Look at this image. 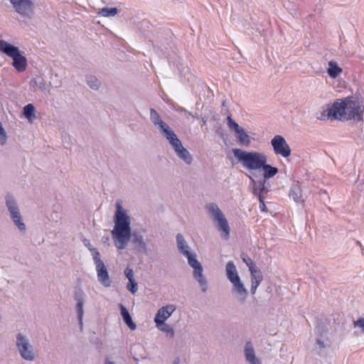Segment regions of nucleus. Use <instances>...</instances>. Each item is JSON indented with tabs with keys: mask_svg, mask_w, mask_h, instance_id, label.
Segmentation results:
<instances>
[{
	"mask_svg": "<svg viewBox=\"0 0 364 364\" xmlns=\"http://www.w3.org/2000/svg\"><path fill=\"white\" fill-rule=\"evenodd\" d=\"M114 223V227L112 230V236L114 245L118 250H123L131 238V221L126 210L119 203L117 204Z\"/></svg>",
	"mask_w": 364,
	"mask_h": 364,
	"instance_id": "1",
	"label": "nucleus"
},
{
	"mask_svg": "<svg viewBox=\"0 0 364 364\" xmlns=\"http://www.w3.org/2000/svg\"><path fill=\"white\" fill-rule=\"evenodd\" d=\"M234 156L242 163L244 167L250 170L262 168L267 163L264 154L257 151L247 152L240 149H233Z\"/></svg>",
	"mask_w": 364,
	"mask_h": 364,
	"instance_id": "2",
	"label": "nucleus"
},
{
	"mask_svg": "<svg viewBox=\"0 0 364 364\" xmlns=\"http://www.w3.org/2000/svg\"><path fill=\"white\" fill-rule=\"evenodd\" d=\"M177 245L180 252L187 257L188 264L194 269V277L200 284L203 291L206 289V282L203 276V269L200 264L194 258L192 254L188 251V246L186 244L182 235L178 234L176 236Z\"/></svg>",
	"mask_w": 364,
	"mask_h": 364,
	"instance_id": "3",
	"label": "nucleus"
},
{
	"mask_svg": "<svg viewBox=\"0 0 364 364\" xmlns=\"http://www.w3.org/2000/svg\"><path fill=\"white\" fill-rule=\"evenodd\" d=\"M0 50L13 59V66L18 72H23L27 66L26 58L22 55L17 47L4 40L0 41Z\"/></svg>",
	"mask_w": 364,
	"mask_h": 364,
	"instance_id": "4",
	"label": "nucleus"
},
{
	"mask_svg": "<svg viewBox=\"0 0 364 364\" xmlns=\"http://www.w3.org/2000/svg\"><path fill=\"white\" fill-rule=\"evenodd\" d=\"M206 209L210 214L213 220L216 223L218 230L221 233V236L228 240L230 237V228L225 215L215 203L208 204Z\"/></svg>",
	"mask_w": 364,
	"mask_h": 364,
	"instance_id": "5",
	"label": "nucleus"
},
{
	"mask_svg": "<svg viewBox=\"0 0 364 364\" xmlns=\"http://www.w3.org/2000/svg\"><path fill=\"white\" fill-rule=\"evenodd\" d=\"M14 10L22 16L31 17L34 13L32 0H9Z\"/></svg>",
	"mask_w": 364,
	"mask_h": 364,
	"instance_id": "6",
	"label": "nucleus"
},
{
	"mask_svg": "<svg viewBox=\"0 0 364 364\" xmlns=\"http://www.w3.org/2000/svg\"><path fill=\"white\" fill-rule=\"evenodd\" d=\"M274 154L284 158L289 157L291 154V149L284 138L281 135H276L271 140Z\"/></svg>",
	"mask_w": 364,
	"mask_h": 364,
	"instance_id": "7",
	"label": "nucleus"
},
{
	"mask_svg": "<svg viewBox=\"0 0 364 364\" xmlns=\"http://www.w3.org/2000/svg\"><path fill=\"white\" fill-rule=\"evenodd\" d=\"M228 127L230 130L235 132L236 137L240 144L248 146L251 142L250 136L245 132L243 128L240 127L231 117V115L228 116Z\"/></svg>",
	"mask_w": 364,
	"mask_h": 364,
	"instance_id": "8",
	"label": "nucleus"
},
{
	"mask_svg": "<svg viewBox=\"0 0 364 364\" xmlns=\"http://www.w3.org/2000/svg\"><path fill=\"white\" fill-rule=\"evenodd\" d=\"M171 136L167 139L170 144L173 147L178 156L183 159L186 163L191 164L192 161L191 156L189 152L183 147L181 141L177 138L174 132H171Z\"/></svg>",
	"mask_w": 364,
	"mask_h": 364,
	"instance_id": "9",
	"label": "nucleus"
},
{
	"mask_svg": "<svg viewBox=\"0 0 364 364\" xmlns=\"http://www.w3.org/2000/svg\"><path fill=\"white\" fill-rule=\"evenodd\" d=\"M346 102L347 98L344 100H338L334 102L330 107H328L331 119H341L344 117L346 114Z\"/></svg>",
	"mask_w": 364,
	"mask_h": 364,
	"instance_id": "10",
	"label": "nucleus"
},
{
	"mask_svg": "<svg viewBox=\"0 0 364 364\" xmlns=\"http://www.w3.org/2000/svg\"><path fill=\"white\" fill-rule=\"evenodd\" d=\"M6 205L11 214L14 223L21 230H25L26 227L24 223L21 222V217L19 213L18 208L16 205L14 200L10 196H8L6 198Z\"/></svg>",
	"mask_w": 364,
	"mask_h": 364,
	"instance_id": "11",
	"label": "nucleus"
},
{
	"mask_svg": "<svg viewBox=\"0 0 364 364\" xmlns=\"http://www.w3.org/2000/svg\"><path fill=\"white\" fill-rule=\"evenodd\" d=\"M175 310L176 306L173 304H168L160 308L154 318L156 326H159L160 324H163V323L170 317V316L173 313Z\"/></svg>",
	"mask_w": 364,
	"mask_h": 364,
	"instance_id": "12",
	"label": "nucleus"
},
{
	"mask_svg": "<svg viewBox=\"0 0 364 364\" xmlns=\"http://www.w3.org/2000/svg\"><path fill=\"white\" fill-rule=\"evenodd\" d=\"M346 105V109L348 112L349 119L358 121L362 120L363 113L359 103L356 101H353L349 98H347Z\"/></svg>",
	"mask_w": 364,
	"mask_h": 364,
	"instance_id": "13",
	"label": "nucleus"
},
{
	"mask_svg": "<svg viewBox=\"0 0 364 364\" xmlns=\"http://www.w3.org/2000/svg\"><path fill=\"white\" fill-rule=\"evenodd\" d=\"M17 346L21 356L26 360H33L34 358L33 353L31 350V347L26 341V340L18 334L17 337Z\"/></svg>",
	"mask_w": 364,
	"mask_h": 364,
	"instance_id": "14",
	"label": "nucleus"
},
{
	"mask_svg": "<svg viewBox=\"0 0 364 364\" xmlns=\"http://www.w3.org/2000/svg\"><path fill=\"white\" fill-rule=\"evenodd\" d=\"M151 118L153 123L155 125H158L161 131L163 132V134L166 136L167 139H168V137L171 136L170 134H171V132H173L170 129L167 124L162 121L158 112L154 109H151Z\"/></svg>",
	"mask_w": 364,
	"mask_h": 364,
	"instance_id": "15",
	"label": "nucleus"
},
{
	"mask_svg": "<svg viewBox=\"0 0 364 364\" xmlns=\"http://www.w3.org/2000/svg\"><path fill=\"white\" fill-rule=\"evenodd\" d=\"M96 270L97 273V277L99 281L102 283L105 286L107 287L109 285V275L107 271V268L103 261H98L97 265H96Z\"/></svg>",
	"mask_w": 364,
	"mask_h": 364,
	"instance_id": "16",
	"label": "nucleus"
},
{
	"mask_svg": "<svg viewBox=\"0 0 364 364\" xmlns=\"http://www.w3.org/2000/svg\"><path fill=\"white\" fill-rule=\"evenodd\" d=\"M251 274V292L255 294L258 286L263 280V276L261 271L257 269L250 272Z\"/></svg>",
	"mask_w": 364,
	"mask_h": 364,
	"instance_id": "17",
	"label": "nucleus"
},
{
	"mask_svg": "<svg viewBox=\"0 0 364 364\" xmlns=\"http://www.w3.org/2000/svg\"><path fill=\"white\" fill-rule=\"evenodd\" d=\"M326 72L331 78L335 79L342 74L343 69L336 61L331 60L328 63Z\"/></svg>",
	"mask_w": 364,
	"mask_h": 364,
	"instance_id": "18",
	"label": "nucleus"
},
{
	"mask_svg": "<svg viewBox=\"0 0 364 364\" xmlns=\"http://www.w3.org/2000/svg\"><path fill=\"white\" fill-rule=\"evenodd\" d=\"M225 270L227 277L232 283L240 279L236 267L233 262L230 261L227 263Z\"/></svg>",
	"mask_w": 364,
	"mask_h": 364,
	"instance_id": "19",
	"label": "nucleus"
},
{
	"mask_svg": "<svg viewBox=\"0 0 364 364\" xmlns=\"http://www.w3.org/2000/svg\"><path fill=\"white\" fill-rule=\"evenodd\" d=\"M289 196L293 198L296 203H304L302 189L299 184L294 185L289 192Z\"/></svg>",
	"mask_w": 364,
	"mask_h": 364,
	"instance_id": "20",
	"label": "nucleus"
},
{
	"mask_svg": "<svg viewBox=\"0 0 364 364\" xmlns=\"http://www.w3.org/2000/svg\"><path fill=\"white\" fill-rule=\"evenodd\" d=\"M119 309L121 311V315H122L125 323L129 326V328L131 330H132V331L135 330L136 326L134 323V322H133L132 317H131L128 310L127 309V308L125 306H124L122 304H119Z\"/></svg>",
	"mask_w": 364,
	"mask_h": 364,
	"instance_id": "21",
	"label": "nucleus"
},
{
	"mask_svg": "<svg viewBox=\"0 0 364 364\" xmlns=\"http://www.w3.org/2000/svg\"><path fill=\"white\" fill-rule=\"evenodd\" d=\"M245 353L246 359L250 364H260L255 355L254 349L250 342L246 343Z\"/></svg>",
	"mask_w": 364,
	"mask_h": 364,
	"instance_id": "22",
	"label": "nucleus"
},
{
	"mask_svg": "<svg viewBox=\"0 0 364 364\" xmlns=\"http://www.w3.org/2000/svg\"><path fill=\"white\" fill-rule=\"evenodd\" d=\"M83 292L81 290L76 291L75 293V299L77 301V311L78 314V318L80 321H82V315H83Z\"/></svg>",
	"mask_w": 364,
	"mask_h": 364,
	"instance_id": "23",
	"label": "nucleus"
},
{
	"mask_svg": "<svg viewBox=\"0 0 364 364\" xmlns=\"http://www.w3.org/2000/svg\"><path fill=\"white\" fill-rule=\"evenodd\" d=\"M264 170V177L265 178H269L275 176L278 173V168L273 167L270 165L264 164V166L262 167Z\"/></svg>",
	"mask_w": 364,
	"mask_h": 364,
	"instance_id": "24",
	"label": "nucleus"
},
{
	"mask_svg": "<svg viewBox=\"0 0 364 364\" xmlns=\"http://www.w3.org/2000/svg\"><path fill=\"white\" fill-rule=\"evenodd\" d=\"M117 12V8H102L99 11L98 14L104 17H109L115 16Z\"/></svg>",
	"mask_w": 364,
	"mask_h": 364,
	"instance_id": "25",
	"label": "nucleus"
},
{
	"mask_svg": "<svg viewBox=\"0 0 364 364\" xmlns=\"http://www.w3.org/2000/svg\"><path fill=\"white\" fill-rule=\"evenodd\" d=\"M241 258L242 261L248 267L250 272L258 269L255 263L246 254H242Z\"/></svg>",
	"mask_w": 364,
	"mask_h": 364,
	"instance_id": "26",
	"label": "nucleus"
},
{
	"mask_svg": "<svg viewBox=\"0 0 364 364\" xmlns=\"http://www.w3.org/2000/svg\"><path fill=\"white\" fill-rule=\"evenodd\" d=\"M34 112L35 108L32 104H28L23 107V114L28 120L34 117Z\"/></svg>",
	"mask_w": 364,
	"mask_h": 364,
	"instance_id": "27",
	"label": "nucleus"
},
{
	"mask_svg": "<svg viewBox=\"0 0 364 364\" xmlns=\"http://www.w3.org/2000/svg\"><path fill=\"white\" fill-rule=\"evenodd\" d=\"M159 330L161 331H164L167 333L168 336H169L171 338H173L174 336V331L173 328L168 325L165 323V322L163 323V324H160L159 326H156Z\"/></svg>",
	"mask_w": 364,
	"mask_h": 364,
	"instance_id": "28",
	"label": "nucleus"
},
{
	"mask_svg": "<svg viewBox=\"0 0 364 364\" xmlns=\"http://www.w3.org/2000/svg\"><path fill=\"white\" fill-rule=\"evenodd\" d=\"M316 118L318 120L325 121L329 118L331 119V116L329 114V110L328 108L321 111L316 114Z\"/></svg>",
	"mask_w": 364,
	"mask_h": 364,
	"instance_id": "29",
	"label": "nucleus"
},
{
	"mask_svg": "<svg viewBox=\"0 0 364 364\" xmlns=\"http://www.w3.org/2000/svg\"><path fill=\"white\" fill-rule=\"evenodd\" d=\"M87 84L92 89H97L100 85L99 80L95 76L87 77Z\"/></svg>",
	"mask_w": 364,
	"mask_h": 364,
	"instance_id": "30",
	"label": "nucleus"
},
{
	"mask_svg": "<svg viewBox=\"0 0 364 364\" xmlns=\"http://www.w3.org/2000/svg\"><path fill=\"white\" fill-rule=\"evenodd\" d=\"M235 289H237V292L240 294H246L247 291L246 289L244 288L243 284L240 282V279L235 282L232 283Z\"/></svg>",
	"mask_w": 364,
	"mask_h": 364,
	"instance_id": "31",
	"label": "nucleus"
},
{
	"mask_svg": "<svg viewBox=\"0 0 364 364\" xmlns=\"http://www.w3.org/2000/svg\"><path fill=\"white\" fill-rule=\"evenodd\" d=\"M90 251L92 252V257H93V259L95 261V265H97L98 261H100V262L102 261L100 259V252L95 248L90 249Z\"/></svg>",
	"mask_w": 364,
	"mask_h": 364,
	"instance_id": "32",
	"label": "nucleus"
},
{
	"mask_svg": "<svg viewBox=\"0 0 364 364\" xmlns=\"http://www.w3.org/2000/svg\"><path fill=\"white\" fill-rule=\"evenodd\" d=\"M124 274L126 275V277L128 279L129 282H132V280L134 279V272L131 268L127 267L124 270Z\"/></svg>",
	"mask_w": 364,
	"mask_h": 364,
	"instance_id": "33",
	"label": "nucleus"
},
{
	"mask_svg": "<svg viewBox=\"0 0 364 364\" xmlns=\"http://www.w3.org/2000/svg\"><path fill=\"white\" fill-rule=\"evenodd\" d=\"M127 289L132 293L134 294L136 292L138 288H137V284L135 282L134 279L132 280V282H129L127 284Z\"/></svg>",
	"mask_w": 364,
	"mask_h": 364,
	"instance_id": "34",
	"label": "nucleus"
},
{
	"mask_svg": "<svg viewBox=\"0 0 364 364\" xmlns=\"http://www.w3.org/2000/svg\"><path fill=\"white\" fill-rule=\"evenodd\" d=\"M259 209L263 211V212H266L267 211V206L264 203V199H263V197L261 195V193H259Z\"/></svg>",
	"mask_w": 364,
	"mask_h": 364,
	"instance_id": "35",
	"label": "nucleus"
},
{
	"mask_svg": "<svg viewBox=\"0 0 364 364\" xmlns=\"http://www.w3.org/2000/svg\"><path fill=\"white\" fill-rule=\"evenodd\" d=\"M354 326L361 328L362 331L364 333V318H360L354 321Z\"/></svg>",
	"mask_w": 364,
	"mask_h": 364,
	"instance_id": "36",
	"label": "nucleus"
},
{
	"mask_svg": "<svg viewBox=\"0 0 364 364\" xmlns=\"http://www.w3.org/2000/svg\"><path fill=\"white\" fill-rule=\"evenodd\" d=\"M105 364H114L113 363L109 361V360H107Z\"/></svg>",
	"mask_w": 364,
	"mask_h": 364,
	"instance_id": "37",
	"label": "nucleus"
},
{
	"mask_svg": "<svg viewBox=\"0 0 364 364\" xmlns=\"http://www.w3.org/2000/svg\"><path fill=\"white\" fill-rule=\"evenodd\" d=\"M175 364H178V363H175Z\"/></svg>",
	"mask_w": 364,
	"mask_h": 364,
	"instance_id": "38",
	"label": "nucleus"
}]
</instances>
